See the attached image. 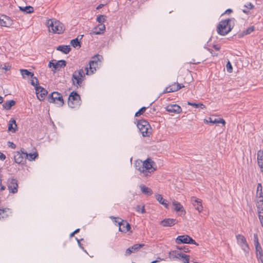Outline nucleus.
<instances>
[{
    "instance_id": "24",
    "label": "nucleus",
    "mask_w": 263,
    "mask_h": 263,
    "mask_svg": "<svg viewBox=\"0 0 263 263\" xmlns=\"http://www.w3.org/2000/svg\"><path fill=\"white\" fill-rule=\"evenodd\" d=\"M17 127L16 124V121L14 119H11L9 121L8 125V130L12 133H15L17 130Z\"/></svg>"
},
{
    "instance_id": "63",
    "label": "nucleus",
    "mask_w": 263,
    "mask_h": 263,
    "mask_svg": "<svg viewBox=\"0 0 263 263\" xmlns=\"http://www.w3.org/2000/svg\"><path fill=\"white\" fill-rule=\"evenodd\" d=\"M214 48L215 49V50H219L220 49V47H217L216 45H214Z\"/></svg>"
},
{
    "instance_id": "43",
    "label": "nucleus",
    "mask_w": 263,
    "mask_h": 263,
    "mask_svg": "<svg viewBox=\"0 0 263 263\" xmlns=\"http://www.w3.org/2000/svg\"><path fill=\"white\" fill-rule=\"evenodd\" d=\"M254 242L255 247L261 246L258 241V235L257 234H254Z\"/></svg>"
},
{
    "instance_id": "59",
    "label": "nucleus",
    "mask_w": 263,
    "mask_h": 263,
    "mask_svg": "<svg viewBox=\"0 0 263 263\" xmlns=\"http://www.w3.org/2000/svg\"><path fill=\"white\" fill-rule=\"evenodd\" d=\"M208 50L211 52V53L212 54V55L213 56H217V54L215 52H213V51L212 50H210V49H208Z\"/></svg>"
},
{
    "instance_id": "8",
    "label": "nucleus",
    "mask_w": 263,
    "mask_h": 263,
    "mask_svg": "<svg viewBox=\"0 0 263 263\" xmlns=\"http://www.w3.org/2000/svg\"><path fill=\"white\" fill-rule=\"evenodd\" d=\"M80 96L75 92L72 91L68 98V104L69 107L74 108L80 104Z\"/></svg>"
},
{
    "instance_id": "30",
    "label": "nucleus",
    "mask_w": 263,
    "mask_h": 263,
    "mask_svg": "<svg viewBox=\"0 0 263 263\" xmlns=\"http://www.w3.org/2000/svg\"><path fill=\"white\" fill-rule=\"evenodd\" d=\"M15 104V102L14 100H9L6 102L3 105V107L7 110H9Z\"/></svg>"
},
{
    "instance_id": "10",
    "label": "nucleus",
    "mask_w": 263,
    "mask_h": 263,
    "mask_svg": "<svg viewBox=\"0 0 263 263\" xmlns=\"http://www.w3.org/2000/svg\"><path fill=\"white\" fill-rule=\"evenodd\" d=\"M8 187L9 191L15 194L17 192V181L16 179L14 178H11L8 180Z\"/></svg>"
},
{
    "instance_id": "5",
    "label": "nucleus",
    "mask_w": 263,
    "mask_h": 263,
    "mask_svg": "<svg viewBox=\"0 0 263 263\" xmlns=\"http://www.w3.org/2000/svg\"><path fill=\"white\" fill-rule=\"evenodd\" d=\"M86 73L83 69L75 71L72 76V83L74 86H80L84 81Z\"/></svg>"
},
{
    "instance_id": "44",
    "label": "nucleus",
    "mask_w": 263,
    "mask_h": 263,
    "mask_svg": "<svg viewBox=\"0 0 263 263\" xmlns=\"http://www.w3.org/2000/svg\"><path fill=\"white\" fill-rule=\"evenodd\" d=\"M31 84L34 86H38L37 85L39 84V82L37 79L36 77H34L31 80Z\"/></svg>"
},
{
    "instance_id": "15",
    "label": "nucleus",
    "mask_w": 263,
    "mask_h": 263,
    "mask_svg": "<svg viewBox=\"0 0 263 263\" xmlns=\"http://www.w3.org/2000/svg\"><path fill=\"white\" fill-rule=\"evenodd\" d=\"M97 63L95 61H90L89 63V67L86 66L85 68L86 71V74L89 75L92 74L94 71H96V66Z\"/></svg>"
},
{
    "instance_id": "25",
    "label": "nucleus",
    "mask_w": 263,
    "mask_h": 263,
    "mask_svg": "<svg viewBox=\"0 0 263 263\" xmlns=\"http://www.w3.org/2000/svg\"><path fill=\"white\" fill-rule=\"evenodd\" d=\"M140 188L142 193L146 196H151L153 194V191L149 187L146 186L143 184L140 185Z\"/></svg>"
},
{
    "instance_id": "60",
    "label": "nucleus",
    "mask_w": 263,
    "mask_h": 263,
    "mask_svg": "<svg viewBox=\"0 0 263 263\" xmlns=\"http://www.w3.org/2000/svg\"><path fill=\"white\" fill-rule=\"evenodd\" d=\"M198 107H201L202 109L205 108V106L204 105H203V104H202V103H199L198 104Z\"/></svg>"
},
{
    "instance_id": "27",
    "label": "nucleus",
    "mask_w": 263,
    "mask_h": 263,
    "mask_svg": "<svg viewBox=\"0 0 263 263\" xmlns=\"http://www.w3.org/2000/svg\"><path fill=\"white\" fill-rule=\"evenodd\" d=\"M256 256L258 260H260L261 263H263V254L261 246L255 247Z\"/></svg>"
},
{
    "instance_id": "54",
    "label": "nucleus",
    "mask_w": 263,
    "mask_h": 263,
    "mask_svg": "<svg viewBox=\"0 0 263 263\" xmlns=\"http://www.w3.org/2000/svg\"><path fill=\"white\" fill-rule=\"evenodd\" d=\"M6 159V156L0 152V160L3 161Z\"/></svg>"
},
{
    "instance_id": "49",
    "label": "nucleus",
    "mask_w": 263,
    "mask_h": 263,
    "mask_svg": "<svg viewBox=\"0 0 263 263\" xmlns=\"http://www.w3.org/2000/svg\"><path fill=\"white\" fill-rule=\"evenodd\" d=\"M132 253H133V251L132 250L131 247H130L126 250L125 255L126 256H128L130 255Z\"/></svg>"
},
{
    "instance_id": "62",
    "label": "nucleus",
    "mask_w": 263,
    "mask_h": 263,
    "mask_svg": "<svg viewBox=\"0 0 263 263\" xmlns=\"http://www.w3.org/2000/svg\"><path fill=\"white\" fill-rule=\"evenodd\" d=\"M104 6V5L103 4H100L97 7V9H100L101 8H102Z\"/></svg>"
},
{
    "instance_id": "38",
    "label": "nucleus",
    "mask_w": 263,
    "mask_h": 263,
    "mask_svg": "<svg viewBox=\"0 0 263 263\" xmlns=\"http://www.w3.org/2000/svg\"><path fill=\"white\" fill-rule=\"evenodd\" d=\"M144 246L143 243L141 244H135L132 247H131V248L132 250L133 251V253L137 252L138 250H140L142 247H143Z\"/></svg>"
},
{
    "instance_id": "42",
    "label": "nucleus",
    "mask_w": 263,
    "mask_h": 263,
    "mask_svg": "<svg viewBox=\"0 0 263 263\" xmlns=\"http://www.w3.org/2000/svg\"><path fill=\"white\" fill-rule=\"evenodd\" d=\"M254 30V26H251L250 27H249L246 31L243 32L241 36L249 34L251 33L252 32H253Z\"/></svg>"
},
{
    "instance_id": "56",
    "label": "nucleus",
    "mask_w": 263,
    "mask_h": 263,
    "mask_svg": "<svg viewBox=\"0 0 263 263\" xmlns=\"http://www.w3.org/2000/svg\"><path fill=\"white\" fill-rule=\"evenodd\" d=\"M162 260V259L161 258L158 257L157 260L152 261L151 263H157V262H159L160 261H161Z\"/></svg>"
},
{
    "instance_id": "61",
    "label": "nucleus",
    "mask_w": 263,
    "mask_h": 263,
    "mask_svg": "<svg viewBox=\"0 0 263 263\" xmlns=\"http://www.w3.org/2000/svg\"><path fill=\"white\" fill-rule=\"evenodd\" d=\"M3 69H5L6 70H9L10 69V67L5 66L4 67L2 68Z\"/></svg>"
},
{
    "instance_id": "36",
    "label": "nucleus",
    "mask_w": 263,
    "mask_h": 263,
    "mask_svg": "<svg viewBox=\"0 0 263 263\" xmlns=\"http://www.w3.org/2000/svg\"><path fill=\"white\" fill-rule=\"evenodd\" d=\"M209 122L212 123H222L224 125L226 124V122L223 119H215L213 120L211 118H210Z\"/></svg>"
},
{
    "instance_id": "40",
    "label": "nucleus",
    "mask_w": 263,
    "mask_h": 263,
    "mask_svg": "<svg viewBox=\"0 0 263 263\" xmlns=\"http://www.w3.org/2000/svg\"><path fill=\"white\" fill-rule=\"evenodd\" d=\"M70 44L74 48H76L78 46H79L80 47L81 46H80V42L79 41L78 38H76L75 39L72 40L71 41V42H70Z\"/></svg>"
},
{
    "instance_id": "1",
    "label": "nucleus",
    "mask_w": 263,
    "mask_h": 263,
    "mask_svg": "<svg viewBox=\"0 0 263 263\" xmlns=\"http://www.w3.org/2000/svg\"><path fill=\"white\" fill-rule=\"evenodd\" d=\"M234 18L222 20L217 26V31L221 35H225L229 33L234 26Z\"/></svg>"
},
{
    "instance_id": "64",
    "label": "nucleus",
    "mask_w": 263,
    "mask_h": 263,
    "mask_svg": "<svg viewBox=\"0 0 263 263\" xmlns=\"http://www.w3.org/2000/svg\"><path fill=\"white\" fill-rule=\"evenodd\" d=\"M242 12H243V13H247V14H248V13H249V11H247V10H246V9H243V10H242Z\"/></svg>"
},
{
    "instance_id": "18",
    "label": "nucleus",
    "mask_w": 263,
    "mask_h": 263,
    "mask_svg": "<svg viewBox=\"0 0 263 263\" xmlns=\"http://www.w3.org/2000/svg\"><path fill=\"white\" fill-rule=\"evenodd\" d=\"M105 30V25L103 24H100L97 27H95L92 32L90 33L91 35L94 34H101L104 32Z\"/></svg>"
},
{
    "instance_id": "3",
    "label": "nucleus",
    "mask_w": 263,
    "mask_h": 263,
    "mask_svg": "<svg viewBox=\"0 0 263 263\" xmlns=\"http://www.w3.org/2000/svg\"><path fill=\"white\" fill-rule=\"evenodd\" d=\"M46 25L48 27L49 31L53 33L61 34L65 30L64 25L55 18L48 20Z\"/></svg>"
},
{
    "instance_id": "41",
    "label": "nucleus",
    "mask_w": 263,
    "mask_h": 263,
    "mask_svg": "<svg viewBox=\"0 0 263 263\" xmlns=\"http://www.w3.org/2000/svg\"><path fill=\"white\" fill-rule=\"evenodd\" d=\"M97 21L100 24H103L106 21V16L104 15H100L97 18Z\"/></svg>"
},
{
    "instance_id": "23",
    "label": "nucleus",
    "mask_w": 263,
    "mask_h": 263,
    "mask_svg": "<svg viewBox=\"0 0 263 263\" xmlns=\"http://www.w3.org/2000/svg\"><path fill=\"white\" fill-rule=\"evenodd\" d=\"M172 204L175 206V210L176 212H181L184 214L185 212L181 203L175 200L172 201Z\"/></svg>"
},
{
    "instance_id": "21",
    "label": "nucleus",
    "mask_w": 263,
    "mask_h": 263,
    "mask_svg": "<svg viewBox=\"0 0 263 263\" xmlns=\"http://www.w3.org/2000/svg\"><path fill=\"white\" fill-rule=\"evenodd\" d=\"M176 220L173 218H166L161 221V224L163 227H171L175 224Z\"/></svg>"
},
{
    "instance_id": "29",
    "label": "nucleus",
    "mask_w": 263,
    "mask_h": 263,
    "mask_svg": "<svg viewBox=\"0 0 263 263\" xmlns=\"http://www.w3.org/2000/svg\"><path fill=\"white\" fill-rule=\"evenodd\" d=\"M66 65V62L65 60H60L55 63L54 65V69L55 70H59L60 68L64 67Z\"/></svg>"
},
{
    "instance_id": "9",
    "label": "nucleus",
    "mask_w": 263,
    "mask_h": 263,
    "mask_svg": "<svg viewBox=\"0 0 263 263\" xmlns=\"http://www.w3.org/2000/svg\"><path fill=\"white\" fill-rule=\"evenodd\" d=\"M176 242L177 244L190 243L198 246V244L189 235H181L177 237Z\"/></svg>"
},
{
    "instance_id": "7",
    "label": "nucleus",
    "mask_w": 263,
    "mask_h": 263,
    "mask_svg": "<svg viewBox=\"0 0 263 263\" xmlns=\"http://www.w3.org/2000/svg\"><path fill=\"white\" fill-rule=\"evenodd\" d=\"M255 202L258 218L263 228V197H256Z\"/></svg>"
},
{
    "instance_id": "26",
    "label": "nucleus",
    "mask_w": 263,
    "mask_h": 263,
    "mask_svg": "<svg viewBox=\"0 0 263 263\" xmlns=\"http://www.w3.org/2000/svg\"><path fill=\"white\" fill-rule=\"evenodd\" d=\"M156 199L161 204L163 205L165 208H168V204L167 200L164 199L161 195L156 194L155 195Z\"/></svg>"
},
{
    "instance_id": "37",
    "label": "nucleus",
    "mask_w": 263,
    "mask_h": 263,
    "mask_svg": "<svg viewBox=\"0 0 263 263\" xmlns=\"http://www.w3.org/2000/svg\"><path fill=\"white\" fill-rule=\"evenodd\" d=\"M263 197V193L262 191V185L261 183L257 184L256 197Z\"/></svg>"
},
{
    "instance_id": "34",
    "label": "nucleus",
    "mask_w": 263,
    "mask_h": 263,
    "mask_svg": "<svg viewBox=\"0 0 263 263\" xmlns=\"http://www.w3.org/2000/svg\"><path fill=\"white\" fill-rule=\"evenodd\" d=\"M10 211L8 208L0 209V219L6 218L8 216L7 212Z\"/></svg>"
},
{
    "instance_id": "12",
    "label": "nucleus",
    "mask_w": 263,
    "mask_h": 263,
    "mask_svg": "<svg viewBox=\"0 0 263 263\" xmlns=\"http://www.w3.org/2000/svg\"><path fill=\"white\" fill-rule=\"evenodd\" d=\"M35 91L37 97L40 100H43L48 93L45 89L40 86L35 87Z\"/></svg>"
},
{
    "instance_id": "22",
    "label": "nucleus",
    "mask_w": 263,
    "mask_h": 263,
    "mask_svg": "<svg viewBox=\"0 0 263 263\" xmlns=\"http://www.w3.org/2000/svg\"><path fill=\"white\" fill-rule=\"evenodd\" d=\"M14 159L15 163L17 164H23L25 161V158L22 154L17 152L14 155Z\"/></svg>"
},
{
    "instance_id": "19",
    "label": "nucleus",
    "mask_w": 263,
    "mask_h": 263,
    "mask_svg": "<svg viewBox=\"0 0 263 263\" xmlns=\"http://www.w3.org/2000/svg\"><path fill=\"white\" fill-rule=\"evenodd\" d=\"M12 24V21L6 16H2L0 17V26L8 27Z\"/></svg>"
},
{
    "instance_id": "39",
    "label": "nucleus",
    "mask_w": 263,
    "mask_h": 263,
    "mask_svg": "<svg viewBox=\"0 0 263 263\" xmlns=\"http://www.w3.org/2000/svg\"><path fill=\"white\" fill-rule=\"evenodd\" d=\"M20 71L23 77H24L25 76H30L31 77H32L34 75L33 73L29 72L28 70L26 69H21Z\"/></svg>"
},
{
    "instance_id": "16",
    "label": "nucleus",
    "mask_w": 263,
    "mask_h": 263,
    "mask_svg": "<svg viewBox=\"0 0 263 263\" xmlns=\"http://www.w3.org/2000/svg\"><path fill=\"white\" fill-rule=\"evenodd\" d=\"M130 229V226L126 221L121 220L119 223V230L120 232L126 233Z\"/></svg>"
},
{
    "instance_id": "55",
    "label": "nucleus",
    "mask_w": 263,
    "mask_h": 263,
    "mask_svg": "<svg viewBox=\"0 0 263 263\" xmlns=\"http://www.w3.org/2000/svg\"><path fill=\"white\" fill-rule=\"evenodd\" d=\"M53 61H51L49 63L48 66L50 68L53 67V68H54V65H55V63H53Z\"/></svg>"
},
{
    "instance_id": "4",
    "label": "nucleus",
    "mask_w": 263,
    "mask_h": 263,
    "mask_svg": "<svg viewBox=\"0 0 263 263\" xmlns=\"http://www.w3.org/2000/svg\"><path fill=\"white\" fill-rule=\"evenodd\" d=\"M137 127L143 137H148L151 135V127L146 120H139L137 123Z\"/></svg>"
},
{
    "instance_id": "48",
    "label": "nucleus",
    "mask_w": 263,
    "mask_h": 263,
    "mask_svg": "<svg viewBox=\"0 0 263 263\" xmlns=\"http://www.w3.org/2000/svg\"><path fill=\"white\" fill-rule=\"evenodd\" d=\"M136 211L138 212L141 211L142 213H144L145 212L144 206H141L140 205H137L136 207Z\"/></svg>"
},
{
    "instance_id": "53",
    "label": "nucleus",
    "mask_w": 263,
    "mask_h": 263,
    "mask_svg": "<svg viewBox=\"0 0 263 263\" xmlns=\"http://www.w3.org/2000/svg\"><path fill=\"white\" fill-rule=\"evenodd\" d=\"M187 104L189 105H191V106H193L196 108L198 107V104H196L195 103H191V102H188Z\"/></svg>"
},
{
    "instance_id": "50",
    "label": "nucleus",
    "mask_w": 263,
    "mask_h": 263,
    "mask_svg": "<svg viewBox=\"0 0 263 263\" xmlns=\"http://www.w3.org/2000/svg\"><path fill=\"white\" fill-rule=\"evenodd\" d=\"M245 7L249 9H252L254 8V6L251 3H248L247 4L245 5Z\"/></svg>"
},
{
    "instance_id": "35",
    "label": "nucleus",
    "mask_w": 263,
    "mask_h": 263,
    "mask_svg": "<svg viewBox=\"0 0 263 263\" xmlns=\"http://www.w3.org/2000/svg\"><path fill=\"white\" fill-rule=\"evenodd\" d=\"M22 153L25 155V156L27 157L29 160H34L37 156V154L36 153L29 154H28L27 153L24 152V151H22Z\"/></svg>"
},
{
    "instance_id": "58",
    "label": "nucleus",
    "mask_w": 263,
    "mask_h": 263,
    "mask_svg": "<svg viewBox=\"0 0 263 263\" xmlns=\"http://www.w3.org/2000/svg\"><path fill=\"white\" fill-rule=\"evenodd\" d=\"M5 189V186L3 185L1 183V181L0 180V191H3Z\"/></svg>"
},
{
    "instance_id": "6",
    "label": "nucleus",
    "mask_w": 263,
    "mask_h": 263,
    "mask_svg": "<svg viewBox=\"0 0 263 263\" xmlns=\"http://www.w3.org/2000/svg\"><path fill=\"white\" fill-rule=\"evenodd\" d=\"M48 101L50 103H55L59 104L60 106H62L64 104L63 97L61 93L54 91L52 92L48 97Z\"/></svg>"
},
{
    "instance_id": "17",
    "label": "nucleus",
    "mask_w": 263,
    "mask_h": 263,
    "mask_svg": "<svg viewBox=\"0 0 263 263\" xmlns=\"http://www.w3.org/2000/svg\"><path fill=\"white\" fill-rule=\"evenodd\" d=\"M175 257L181 259L183 263H189L190 256L179 252H175Z\"/></svg>"
},
{
    "instance_id": "31",
    "label": "nucleus",
    "mask_w": 263,
    "mask_h": 263,
    "mask_svg": "<svg viewBox=\"0 0 263 263\" xmlns=\"http://www.w3.org/2000/svg\"><path fill=\"white\" fill-rule=\"evenodd\" d=\"M206 57L201 55V56H200V58L198 60H196L195 59H189L187 60V62L189 63L195 64L200 63L201 61H205L206 60Z\"/></svg>"
},
{
    "instance_id": "47",
    "label": "nucleus",
    "mask_w": 263,
    "mask_h": 263,
    "mask_svg": "<svg viewBox=\"0 0 263 263\" xmlns=\"http://www.w3.org/2000/svg\"><path fill=\"white\" fill-rule=\"evenodd\" d=\"M226 67H227V71L231 73L232 72L233 68H232L231 63L229 61L227 63Z\"/></svg>"
},
{
    "instance_id": "33",
    "label": "nucleus",
    "mask_w": 263,
    "mask_h": 263,
    "mask_svg": "<svg viewBox=\"0 0 263 263\" xmlns=\"http://www.w3.org/2000/svg\"><path fill=\"white\" fill-rule=\"evenodd\" d=\"M170 88L173 90L172 92L176 91L181 88H183L184 87V85H181L180 84H179L178 83H175L174 84L172 85L171 86H170Z\"/></svg>"
},
{
    "instance_id": "32",
    "label": "nucleus",
    "mask_w": 263,
    "mask_h": 263,
    "mask_svg": "<svg viewBox=\"0 0 263 263\" xmlns=\"http://www.w3.org/2000/svg\"><path fill=\"white\" fill-rule=\"evenodd\" d=\"M20 10L22 11L25 12L27 13H31L33 12L34 8L32 6H26L25 7H19Z\"/></svg>"
},
{
    "instance_id": "11",
    "label": "nucleus",
    "mask_w": 263,
    "mask_h": 263,
    "mask_svg": "<svg viewBox=\"0 0 263 263\" xmlns=\"http://www.w3.org/2000/svg\"><path fill=\"white\" fill-rule=\"evenodd\" d=\"M236 238L238 243L245 251H247L249 250V245L244 236L239 234L236 235Z\"/></svg>"
},
{
    "instance_id": "13",
    "label": "nucleus",
    "mask_w": 263,
    "mask_h": 263,
    "mask_svg": "<svg viewBox=\"0 0 263 263\" xmlns=\"http://www.w3.org/2000/svg\"><path fill=\"white\" fill-rule=\"evenodd\" d=\"M191 200L195 209L200 213L203 210L201 200L196 198L195 197H192Z\"/></svg>"
},
{
    "instance_id": "28",
    "label": "nucleus",
    "mask_w": 263,
    "mask_h": 263,
    "mask_svg": "<svg viewBox=\"0 0 263 263\" xmlns=\"http://www.w3.org/2000/svg\"><path fill=\"white\" fill-rule=\"evenodd\" d=\"M70 47L68 45H61L57 48V50L62 52L65 54H67L70 51Z\"/></svg>"
},
{
    "instance_id": "51",
    "label": "nucleus",
    "mask_w": 263,
    "mask_h": 263,
    "mask_svg": "<svg viewBox=\"0 0 263 263\" xmlns=\"http://www.w3.org/2000/svg\"><path fill=\"white\" fill-rule=\"evenodd\" d=\"M173 90H172L171 88H170V87H166L165 90H164V91L163 92V93H167V92H171Z\"/></svg>"
},
{
    "instance_id": "45",
    "label": "nucleus",
    "mask_w": 263,
    "mask_h": 263,
    "mask_svg": "<svg viewBox=\"0 0 263 263\" xmlns=\"http://www.w3.org/2000/svg\"><path fill=\"white\" fill-rule=\"evenodd\" d=\"M146 110V107H142L139 110V111L138 112H137L136 114H135V116L136 117H138L140 115L143 114V113L144 112V111H145Z\"/></svg>"
},
{
    "instance_id": "57",
    "label": "nucleus",
    "mask_w": 263,
    "mask_h": 263,
    "mask_svg": "<svg viewBox=\"0 0 263 263\" xmlns=\"http://www.w3.org/2000/svg\"><path fill=\"white\" fill-rule=\"evenodd\" d=\"M233 11V10L231 9H227L225 12L224 13V14H230L231 13H232Z\"/></svg>"
},
{
    "instance_id": "20",
    "label": "nucleus",
    "mask_w": 263,
    "mask_h": 263,
    "mask_svg": "<svg viewBox=\"0 0 263 263\" xmlns=\"http://www.w3.org/2000/svg\"><path fill=\"white\" fill-rule=\"evenodd\" d=\"M257 163L260 169V172L263 175V151L260 149L257 153Z\"/></svg>"
},
{
    "instance_id": "2",
    "label": "nucleus",
    "mask_w": 263,
    "mask_h": 263,
    "mask_svg": "<svg viewBox=\"0 0 263 263\" xmlns=\"http://www.w3.org/2000/svg\"><path fill=\"white\" fill-rule=\"evenodd\" d=\"M155 166V162L149 158L144 161L142 166L139 167H138V165L136 164V168L144 176H148L149 174L154 173L156 170Z\"/></svg>"
},
{
    "instance_id": "52",
    "label": "nucleus",
    "mask_w": 263,
    "mask_h": 263,
    "mask_svg": "<svg viewBox=\"0 0 263 263\" xmlns=\"http://www.w3.org/2000/svg\"><path fill=\"white\" fill-rule=\"evenodd\" d=\"M8 147H11V148H15V145L13 142H8Z\"/></svg>"
},
{
    "instance_id": "14",
    "label": "nucleus",
    "mask_w": 263,
    "mask_h": 263,
    "mask_svg": "<svg viewBox=\"0 0 263 263\" xmlns=\"http://www.w3.org/2000/svg\"><path fill=\"white\" fill-rule=\"evenodd\" d=\"M166 110L171 113L179 114L181 112V108L177 104H170L166 106Z\"/></svg>"
},
{
    "instance_id": "46",
    "label": "nucleus",
    "mask_w": 263,
    "mask_h": 263,
    "mask_svg": "<svg viewBox=\"0 0 263 263\" xmlns=\"http://www.w3.org/2000/svg\"><path fill=\"white\" fill-rule=\"evenodd\" d=\"M110 219L114 220V222L118 223V226L119 227V223H120L121 220H122L121 218L119 217H115L114 216L110 217Z\"/></svg>"
}]
</instances>
